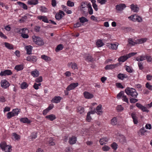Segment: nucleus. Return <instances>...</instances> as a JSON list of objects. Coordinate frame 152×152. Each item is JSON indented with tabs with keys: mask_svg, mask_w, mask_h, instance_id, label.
I'll list each match as a JSON object with an SVG mask.
<instances>
[{
	"mask_svg": "<svg viewBox=\"0 0 152 152\" xmlns=\"http://www.w3.org/2000/svg\"><path fill=\"white\" fill-rule=\"evenodd\" d=\"M38 3V0H30L28 1V4L30 5H36Z\"/></svg>",
	"mask_w": 152,
	"mask_h": 152,
	"instance_id": "nucleus-23",
	"label": "nucleus"
},
{
	"mask_svg": "<svg viewBox=\"0 0 152 152\" xmlns=\"http://www.w3.org/2000/svg\"><path fill=\"white\" fill-rule=\"evenodd\" d=\"M4 45L5 47L9 49H13L14 46L13 45L8 42H5Z\"/></svg>",
	"mask_w": 152,
	"mask_h": 152,
	"instance_id": "nucleus-27",
	"label": "nucleus"
},
{
	"mask_svg": "<svg viewBox=\"0 0 152 152\" xmlns=\"http://www.w3.org/2000/svg\"><path fill=\"white\" fill-rule=\"evenodd\" d=\"M32 38L33 42L36 45L40 46L44 45V42L41 37L33 36L32 37Z\"/></svg>",
	"mask_w": 152,
	"mask_h": 152,
	"instance_id": "nucleus-1",
	"label": "nucleus"
},
{
	"mask_svg": "<svg viewBox=\"0 0 152 152\" xmlns=\"http://www.w3.org/2000/svg\"><path fill=\"white\" fill-rule=\"evenodd\" d=\"M45 118L51 121H53L56 119V117L55 115L51 114L46 116Z\"/></svg>",
	"mask_w": 152,
	"mask_h": 152,
	"instance_id": "nucleus-17",
	"label": "nucleus"
},
{
	"mask_svg": "<svg viewBox=\"0 0 152 152\" xmlns=\"http://www.w3.org/2000/svg\"><path fill=\"white\" fill-rule=\"evenodd\" d=\"M28 85L26 82H24L22 83L20 85L21 88L22 89H25L28 87Z\"/></svg>",
	"mask_w": 152,
	"mask_h": 152,
	"instance_id": "nucleus-34",
	"label": "nucleus"
},
{
	"mask_svg": "<svg viewBox=\"0 0 152 152\" xmlns=\"http://www.w3.org/2000/svg\"><path fill=\"white\" fill-rule=\"evenodd\" d=\"M14 116L15 115L12 112H9L7 114V117L8 119H10Z\"/></svg>",
	"mask_w": 152,
	"mask_h": 152,
	"instance_id": "nucleus-41",
	"label": "nucleus"
},
{
	"mask_svg": "<svg viewBox=\"0 0 152 152\" xmlns=\"http://www.w3.org/2000/svg\"><path fill=\"white\" fill-rule=\"evenodd\" d=\"M37 133H32L30 136L31 139L33 140L34 139H35L37 137Z\"/></svg>",
	"mask_w": 152,
	"mask_h": 152,
	"instance_id": "nucleus-50",
	"label": "nucleus"
},
{
	"mask_svg": "<svg viewBox=\"0 0 152 152\" xmlns=\"http://www.w3.org/2000/svg\"><path fill=\"white\" fill-rule=\"evenodd\" d=\"M136 106L143 112H145L147 113H148L149 112V110L147 109L146 107L143 106L139 103H137L136 104Z\"/></svg>",
	"mask_w": 152,
	"mask_h": 152,
	"instance_id": "nucleus-3",
	"label": "nucleus"
},
{
	"mask_svg": "<svg viewBox=\"0 0 152 152\" xmlns=\"http://www.w3.org/2000/svg\"><path fill=\"white\" fill-rule=\"evenodd\" d=\"M20 121L21 122L24 123H27V124H29L31 123L30 121L26 118H22L20 119Z\"/></svg>",
	"mask_w": 152,
	"mask_h": 152,
	"instance_id": "nucleus-24",
	"label": "nucleus"
},
{
	"mask_svg": "<svg viewBox=\"0 0 152 152\" xmlns=\"http://www.w3.org/2000/svg\"><path fill=\"white\" fill-rule=\"evenodd\" d=\"M17 3L19 5H20L23 9L25 10L27 9V6L25 4L23 3L20 1L18 2Z\"/></svg>",
	"mask_w": 152,
	"mask_h": 152,
	"instance_id": "nucleus-28",
	"label": "nucleus"
},
{
	"mask_svg": "<svg viewBox=\"0 0 152 152\" xmlns=\"http://www.w3.org/2000/svg\"><path fill=\"white\" fill-rule=\"evenodd\" d=\"M118 78L119 79L123 80L124 78H126L127 77V76L125 74L119 73L118 74Z\"/></svg>",
	"mask_w": 152,
	"mask_h": 152,
	"instance_id": "nucleus-22",
	"label": "nucleus"
},
{
	"mask_svg": "<svg viewBox=\"0 0 152 152\" xmlns=\"http://www.w3.org/2000/svg\"><path fill=\"white\" fill-rule=\"evenodd\" d=\"M40 11L42 12H48V9L45 7L41 6L40 7Z\"/></svg>",
	"mask_w": 152,
	"mask_h": 152,
	"instance_id": "nucleus-45",
	"label": "nucleus"
},
{
	"mask_svg": "<svg viewBox=\"0 0 152 152\" xmlns=\"http://www.w3.org/2000/svg\"><path fill=\"white\" fill-rule=\"evenodd\" d=\"M102 106L101 104H99L98 106H97L96 107L95 110L96 111H98L100 110L102 108Z\"/></svg>",
	"mask_w": 152,
	"mask_h": 152,
	"instance_id": "nucleus-59",
	"label": "nucleus"
},
{
	"mask_svg": "<svg viewBox=\"0 0 152 152\" xmlns=\"http://www.w3.org/2000/svg\"><path fill=\"white\" fill-rule=\"evenodd\" d=\"M26 48L27 51V53L28 54H31L32 47L30 45L27 46Z\"/></svg>",
	"mask_w": 152,
	"mask_h": 152,
	"instance_id": "nucleus-26",
	"label": "nucleus"
},
{
	"mask_svg": "<svg viewBox=\"0 0 152 152\" xmlns=\"http://www.w3.org/2000/svg\"><path fill=\"white\" fill-rule=\"evenodd\" d=\"M13 136L14 137V138L16 140H18L20 138V136L15 133L13 134Z\"/></svg>",
	"mask_w": 152,
	"mask_h": 152,
	"instance_id": "nucleus-43",
	"label": "nucleus"
},
{
	"mask_svg": "<svg viewBox=\"0 0 152 152\" xmlns=\"http://www.w3.org/2000/svg\"><path fill=\"white\" fill-rule=\"evenodd\" d=\"M96 1L95 0H93L91 1V2L93 4L92 5L96 11H97L98 10V7L97 5L95 3Z\"/></svg>",
	"mask_w": 152,
	"mask_h": 152,
	"instance_id": "nucleus-40",
	"label": "nucleus"
},
{
	"mask_svg": "<svg viewBox=\"0 0 152 152\" xmlns=\"http://www.w3.org/2000/svg\"><path fill=\"white\" fill-rule=\"evenodd\" d=\"M128 58V57H127L126 56L124 55V56L120 57L118 58V61L119 62H124L126 61Z\"/></svg>",
	"mask_w": 152,
	"mask_h": 152,
	"instance_id": "nucleus-20",
	"label": "nucleus"
},
{
	"mask_svg": "<svg viewBox=\"0 0 152 152\" xmlns=\"http://www.w3.org/2000/svg\"><path fill=\"white\" fill-rule=\"evenodd\" d=\"M108 140V139L107 137H105L101 139L100 140L99 142L101 145H103L104 144H106Z\"/></svg>",
	"mask_w": 152,
	"mask_h": 152,
	"instance_id": "nucleus-19",
	"label": "nucleus"
},
{
	"mask_svg": "<svg viewBox=\"0 0 152 152\" xmlns=\"http://www.w3.org/2000/svg\"><path fill=\"white\" fill-rule=\"evenodd\" d=\"M19 112V110L18 108L13 109L12 111V112L13 114H14V115L15 116L17 115H18Z\"/></svg>",
	"mask_w": 152,
	"mask_h": 152,
	"instance_id": "nucleus-44",
	"label": "nucleus"
},
{
	"mask_svg": "<svg viewBox=\"0 0 152 152\" xmlns=\"http://www.w3.org/2000/svg\"><path fill=\"white\" fill-rule=\"evenodd\" d=\"M145 87L150 91L152 90V86L150 84L148 83L145 84Z\"/></svg>",
	"mask_w": 152,
	"mask_h": 152,
	"instance_id": "nucleus-47",
	"label": "nucleus"
},
{
	"mask_svg": "<svg viewBox=\"0 0 152 152\" xmlns=\"http://www.w3.org/2000/svg\"><path fill=\"white\" fill-rule=\"evenodd\" d=\"M124 92L123 91H121L120 92L118 93L117 96V98L118 99H120L121 97L124 95Z\"/></svg>",
	"mask_w": 152,
	"mask_h": 152,
	"instance_id": "nucleus-51",
	"label": "nucleus"
},
{
	"mask_svg": "<svg viewBox=\"0 0 152 152\" xmlns=\"http://www.w3.org/2000/svg\"><path fill=\"white\" fill-rule=\"evenodd\" d=\"M67 5L70 7H72L74 5V3L70 0L67 1L66 3Z\"/></svg>",
	"mask_w": 152,
	"mask_h": 152,
	"instance_id": "nucleus-42",
	"label": "nucleus"
},
{
	"mask_svg": "<svg viewBox=\"0 0 152 152\" xmlns=\"http://www.w3.org/2000/svg\"><path fill=\"white\" fill-rule=\"evenodd\" d=\"M63 48V46L62 44H60L58 45L56 47L55 50L56 52H58L59 50H62Z\"/></svg>",
	"mask_w": 152,
	"mask_h": 152,
	"instance_id": "nucleus-37",
	"label": "nucleus"
},
{
	"mask_svg": "<svg viewBox=\"0 0 152 152\" xmlns=\"http://www.w3.org/2000/svg\"><path fill=\"white\" fill-rule=\"evenodd\" d=\"M80 21L82 23H83L85 22H87L88 21V20L84 17H82L79 18Z\"/></svg>",
	"mask_w": 152,
	"mask_h": 152,
	"instance_id": "nucleus-32",
	"label": "nucleus"
},
{
	"mask_svg": "<svg viewBox=\"0 0 152 152\" xmlns=\"http://www.w3.org/2000/svg\"><path fill=\"white\" fill-rule=\"evenodd\" d=\"M148 40L147 38H144L137 39L136 40L135 42H134V45L135 44H142L146 42Z\"/></svg>",
	"mask_w": 152,
	"mask_h": 152,
	"instance_id": "nucleus-6",
	"label": "nucleus"
},
{
	"mask_svg": "<svg viewBox=\"0 0 152 152\" xmlns=\"http://www.w3.org/2000/svg\"><path fill=\"white\" fill-rule=\"evenodd\" d=\"M87 3L86 2H85L82 3L81 5L80 10H85L86 7L87 8Z\"/></svg>",
	"mask_w": 152,
	"mask_h": 152,
	"instance_id": "nucleus-29",
	"label": "nucleus"
},
{
	"mask_svg": "<svg viewBox=\"0 0 152 152\" xmlns=\"http://www.w3.org/2000/svg\"><path fill=\"white\" fill-rule=\"evenodd\" d=\"M116 86L119 88H124L123 86L121 85V83H117L116 84Z\"/></svg>",
	"mask_w": 152,
	"mask_h": 152,
	"instance_id": "nucleus-61",
	"label": "nucleus"
},
{
	"mask_svg": "<svg viewBox=\"0 0 152 152\" xmlns=\"http://www.w3.org/2000/svg\"><path fill=\"white\" fill-rule=\"evenodd\" d=\"M132 89H133V88L127 87L125 89V91L127 95L133 97V91H132Z\"/></svg>",
	"mask_w": 152,
	"mask_h": 152,
	"instance_id": "nucleus-11",
	"label": "nucleus"
},
{
	"mask_svg": "<svg viewBox=\"0 0 152 152\" xmlns=\"http://www.w3.org/2000/svg\"><path fill=\"white\" fill-rule=\"evenodd\" d=\"M139 7L137 5H134V12H137L139 10Z\"/></svg>",
	"mask_w": 152,
	"mask_h": 152,
	"instance_id": "nucleus-49",
	"label": "nucleus"
},
{
	"mask_svg": "<svg viewBox=\"0 0 152 152\" xmlns=\"http://www.w3.org/2000/svg\"><path fill=\"white\" fill-rule=\"evenodd\" d=\"M78 85V83H72L70 84L66 88L67 91H69L71 90L74 89Z\"/></svg>",
	"mask_w": 152,
	"mask_h": 152,
	"instance_id": "nucleus-4",
	"label": "nucleus"
},
{
	"mask_svg": "<svg viewBox=\"0 0 152 152\" xmlns=\"http://www.w3.org/2000/svg\"><path fill=\"white\" fill-rule=\"evenodd\" d=\"M77 111L80 114H83L84 113V108L81 106H79L77 107Z\"/></svg>",
	"mask_w": 152,
	"mask_h": 152,
	"instance_id": "nucleus-25",
	"label": "nucleus"
},
{
	"mask_svg": "<svg viewBox=\"0 0 152 152\" xmlns=\"http://www.w3.org/2000/svg\"><path fill=\"white\" fill-rule=\"evenodd\" d=\"M0 147L5 152H10L12 150V147L10 145H7L5 142H2L0 143Z\"/></svg>",
	"mask_w": 152,
	"mask_h": 152,
	"instance_id": "nucleus-2",
	"label": "nucleus"
},
{
	"mask_svg": "<svg viewBox=\"0 0 152 152\" xmlns=\"http://www.w3.org/2000/svg\"><path fill=\"white\" fill-rule=\"evenodd\" d=\"M31 74L34 77H35L39 76V72L37 69H35L31 72Z\"/></svg>",
	"mask_w": 152,
	"mask_h": 152,
	"instance_id": "nucleus-16",
	"label": "nucleus"
},
{
	"mask_svg": "<svg viewBox=\"0 0 152 152\" xmlns=\"http://www.w3.org/2000/svg\"><path fill=\"white\" fill-rule=\"evenodd\" d=\"M92 118L90 116V113H88L86 120L88 122H90Z\"/></svg>",
	"mask_w": 152,
	"mask_h": 152,
	"instance_id": "nucleus-48",
	"label": "nucleus"
},
{
	"mask_svg": "<svg viewBox=\"0 0 152 152\" xmlns=\"http://www.w3.org/2000/svg\"><path fill=\"white\" fill-rule=\"evenodd\" d=\"M123 100L127 103H128V100L126 96L123 95Z\"/></svg>",
	"mask_w": 152,
	"mask_h": 152,
	"instance_id": "nucleus-62",
	"label": "nucleus"
},
{
	"mask_svg": "<svg viewBox=\"0 0 152 152\" xmlns=\"http://www.w3.org/2000/svg\"><path fill=\"white\" fill-rule=\"evenodd\" d=\"M110 148V147L107 145H105L102 148V150L104 151H108L109 150Z\"/></svg>",
	"mask_w": 152,
	"mask_h": 152,
	"instance_id": "nucleus-53",
	"label": "nucleus"
},
{
	"mask_svg": "<svg viewBox=\"0 0 152 152\" xmlns=\"http://www.w3.org/2000/svg\"><path fill=\"white\" fill-rule=\"evenodd\" d=\"M142 21V19L141 17L139 16L138 15H134V22L137 21L140 22Z\"/></svg>",
	"mask_w": 152,
	"mask_h": 152,
	"instance_id": "nucleus-15",
	"label": "nucleus"
},
{
	"mask_svg": "<svg viewBox=\"0 0 152 152\" xmlns=\"http://www.w3.org/2000/svg\"><path fill=\"white\" fill-rule=\"evenodd\" d=\"M110 48L112 49L116 50L117 48L118 45H116L115 44H109L108 45Z\"/></svg>",
	"mask_w": 152,
	"mask_h": 152,
	"instance_id": "nucleus-30",
	"label": "nucleus"
},
{
	"mask_svg": "<svg viewBox=\"0 0 152 152\" xmlns=\"http://www.w3.org/2000/svg\"><path fill=\"white\" fill-rule=\"evenodd\" d=\"M147 132V131L145 130L144 127H143L140 129L139 134L140 135H144L145 133Z\"/></svg>",
	"mask_w": 152,
	"mask_h": 152,
	"instance_id": "nucleus-33",
	"label": "nucleus"
},
{
	"mask_svg": "<svg viewBox=\"0 0 152 152\" xmlns=\"http://www.w3.org/2000/svg\"><path fill=\"white\" fill-rule=\"evenodd\" d=\"M12 74V72L10 70L6 69L4 71H1L0 73V75L1 76H4L6 75H10Z\"/></svg>",
	"mask_w": 152,
	"mask_h": 152,
	"instance_id": "nucleus-7",
	"label": "nucleus"
},
{
	"mask_svg": "<svg viewBox=\"0 0 152 152\" xmlns=\"http://www.w3.org/2000/svg\"><path fill=\"white\" fill-rule=\"evenodd\" d=\"M38 19L39 20H42V21L46 23H49L47 17L45 16H39L37 17Z\"/></svg>",
	"mask_w": 152,
	"mask_h": 152,
	"instance_id": "nucleus-13",
	"label": "nucleus"
},
{
	"mask_svg": "<svg viewBox=\"0 0 152 152\" xmlns=\"http://www.w3.org/2000/svg\"><path fill=\"white\" fill-rule=\"evenodd\" d=\"M1 86L4 88H6L10 86L9 82L6 80H3L1 81Z\"/></svg>",
	"mask_w": 152,
	"mask_h": 152,
	"instance_id": "nucleus-8",
	"label": "nucleus"
},
{
	"mask_svg": "<svg viewBox=\"0 0 152 152\" xmlns=\"http://www.w3.org/2000/svg\"><path fill=\"white\" fill-rule=\"evenodd\" d=\"M83 95L85 98L87 99H91L94 97V95L89 92L85 91L83 93Z\"/></svg>",
	"mask_w": 152,
	"mask_h": 152,
	"instance_id": "nucleus-10",
	"label": "nucleus"
},
{
	"mask_svg": "<svg viewBox=\"0 0 152 152\" xmlns=\"http://www.w3.org/2000/svg\"><path fill=\"white\" fill-rule=\"evenodd\" d=\"M126 71L129 72H132V70L129 66H126Z\"/></svg>",
	"mask_w": 152,
	"mask_h": 152,
	"instance_id": "nucleus-58",
	"label": "nucleus"
},
{
	"mask_svg": "<svg viewBox=\"0 0 152 152\" xmlns=\"http://www.w3.org/2000/svg\"><path fill=\"white\" fill-rule=\"evenodd\" d=\"M6 101L5 98L3 96H0V102H4Z\"/></svg>",
	"mask_w": 152,
	"mask_h": 152,
	"instance_id": "nucleus-55",
	"label": "nucleus"
},
{
	"mask_svg": "<svg viewBox=\"0 0 152 152\" xmlns=\"http://www.w3.org/2000/svg\"><path fill=\"white\" fill-rule=\"evenodd\" d=\"M117 110L119 111H122L123 110L124 108L121 105H118L117 107Z\"/></svg>",
	"mask_w": 152,
	"mask_h": 152,
	"instance_id": "nucleus-64",
	"label": "nucleus"
},
{
	"mask_svg": "<svg viewBox=\"0 0 152 152\" xmlns=\"http://www.w3.org/2000/svg\"><path fill=\"white\" fill-rule=\"evenodd\" d=\"M145 56H142L136 57V59L137 61H141L146 59Z\"/></svg>",
	"mask_w": 152,
	"mask_h": 152,
	"instance_id": "nucleus-31",
	"label": "nucleus"
},
{
	"mask_svg": "<svg viewBox=\"0 0 152 152\" xmlns=\"http://www.w3.org/2000/svg\"><path fill=\"white\" fill-rule=\"evenodd\" d=\"M111 124L112 125H114L117 124V119L116 117L113 118L111 120Z\"/></svg>",
	"mask_w": 152,
	"mask_h": 152,
	"instance_id": "nucleus-39",
	"label": "nucleus"
},
{
	"mask_svg": "<svg viewBox=\"0 0 152 152\" xmlns=\"http://www.w3.org/2000/svg\"><path fill=\"white\" fill-rule=\"evenodd\" d=\"M72 68L73 69H77V64L75 63H74L72 64Z\"/></svg>",
	"mask_w": 152,
	"mask_h": 152,
	"instance_id": "nucleus-57",
	"label": "nucleus"
},
{
	"mask_svg": "<svg viewBox=\"0 0 152 152\" xmlns=\"http://www.w3.org/2000/svg\"><path fill=\"white\" fill-rule=\"evenodd\" d=\"M63 16L61 14L59 13H57L55 15V18L57 20H60L62 18Z\"/></svg>",
	"mask_w": 152,
	"mask_h": 152,
	"instance_id": "nucleus-36",
	"label": "nucleus"
},
{
	"mask_svg": "<svg viewBox=\"0 0 152 152\" xmlns=\"http://www.w3.org/2000/svg\"><path fill=\"white\" fill-rule=\"evenodd\" d=\"M41 58L46 62L50 61H51V59L50 57L45 55H42Z\"/></svg>",
	"mask_w": 152,
	"mask_h": 152,
	"instance_id": "nucleus-21",
	"label": "nucleus"
},
{
	"mask_svg": "<svg viewBox=\"0 0 152 152\" xmlns=\"http://www.w3.org/2000/svg\"><path fill=\"white\" fill-rule=\"evenodd\" d=\"M119 65V63H118L115 64H111L106 65L104 69H112L114 68L117 67Z\"/></svg>",
	"mask_w": 152,
	"mask_h": 152,
	"instance_id": "nucleus-9",
	"label": "nucleus"
},
{
	"mask_svg": "<svg viewBox=\"0 0 152 152\" xmlns=\"http://www.w3.org/2000/svg\"><path fill=\"white\" fill-rule=\"evenodd\" d=\"M145 127L147 129H150L151 128V126L150 124H147L145 125Z\"/></svg>",
	"mask_w": 152,
	"mask_h": 152,
	"instance_id": "nucleus-63",
	"label": "nucleus"
},
{
	"mask_svg": "<svg viewBox=\"0 0 152 152\" xmlns=\"http://www.w3.org/2000/svg\"><path fill=\"white\" fill-rule=\"evenodd\" d=\"M35 81L37 83H40L42 81V77L41 76L39 77H38L36 79Z\"/></svg>",
	"mask_w": 152,
	"mask_h": 152,
	"instance_id": "nucleus-46",
	"label": "nucleus"
},
{
	"mask_svg": "<svg viewBox=\"0 0 152 152\" xmlns=\"http://www.w3.org/2000/svg\"><path fill=\"white\" fill-rule=\"evenodd\" d=\"M61 99V98L60 96H55L52 99L51 102L53 103H58L60 102Z\"/></svg>",
	"mask_w": 152,
	"mask_h": 152,
	"instance_id": "nucleus-14",
	"label": "nucleus"
},
{
	"mask_svg": "<svg viewBox=\"0 0 152 152\" xmlns=\"http://www.w3.org/2000/svg\"><path fill=\"white\" fill-rule=\"evenodd\" d=\"M51 4L53 7H55L56 4V0H52Z\"/></svg>",
	"mask_w": 152,
	"mask_h": 152,
	"instance_id": "nucleus-60",
	"label": "nucleus"
},
{
	"mask_svg": "<svg viewBox=\"0 0 152 152\" xmlns=\"http://www.w3.org/2000/svg\"><path fill=\"white\" fill-rule=\"evenodd\" d=\"M31 62L34 63L36 62L37 60V57L35 56H31Z\"/></svg>",
	"mask_w": 152,
	"mask_h": 152,
	"instance_id": "nucleus-56",
	"label": "nucleus"
},
{
	"mask_svg": "<svg viewBox=\"0 0 152 152\" xmlns=\"http://www.w3.org/2000/svg\"><path fill=\"white\" fill-rule=\"evenodd\" d=\"M111 147L113 149L116 150L117 148V145L115 142H114L111 145Z\"/></svg>",
	"mask_w": 152,
	"mask_h": 152,
	"instance_id": "nucleus-52",
	"label": "nucleus"
},
{
	"mask_svg": "<svg viewBox=\"0 0 152 152\" xmlns=\"http://www.w3.org/2000/svg\"><path fill=\"white\" fill-rule=\"evenodd\" d=\"M23 68V66L21 65H16L15 67V69L17 71L22 70Z\"/></svg>",
	"mask_w": 152,
	"mask_h": 152,
	"instance_id": "nucleus-35",
	"label": "nucleus"
},
{
	"mask_svg": "<svg viewBox=\"0 0 152 152\" xmlns=\"http://www.w3.org/2000/svg\"><path fill=\"white\" fill-rule=\"evenodd\" d=\"M126 7V5L124 4H120L115 6L116 10L119 11L123 10Z\"/></svg>",
	"mask_w": 152,
	"mask_h": 152,
	"instance_id": "nucleus-5",
	"label": "nucleus"
},
{
	"mask_svg": "<svg viewBox=\"0 0 152 152\" xmlns=\"http://www.w3.org/2000/svg\"><path fill=\"white\" fill-rule=\"evenodd\" d=\"M96 44L98 47H101L104 45V43L101 40H98L96 42Z\"/></svg>",
	"mask_w": 152,
	"mask_h": 152,
	"instance_id": "nucleus-38",
	"label": "nucleus"
},
{
	"mask_svg": "<svg viewBox=\"0 0 152 152\" xmlns=\"http://www.w3.org/2000/svg\"><path fill=\"white\" fill-rule=\"evenodd\" d=\"M40 28V27L39 26H36L34 28V31L37 32H39Z\"/></svg>",
	"mask_w": 152,
	"mask_h": 152,
	"instance_id": "nucleus-54",
	"label": "nucleus"
},
{
	"mask_svg": "<svg viewBox=\"0 0 152 152\" xmlns=\"http://www.w3.org/2000/svg\"><path fill=\"white\" fill-rule=\"evenodd\" d=\"M76 138L74 136H73L69 138V142L70 144L72 145L76 143Z\"/></svg>",
	"mask_w": 152,
	"mask_h": 152,
	"instance_id": "nucleus-18",
	"label": "nucleus"
},
{
	"mask_svg": "<svg viewBox=\"0 0 152 152\" xmlns=\"http://www.w3.org/2000/svg\"><path fill=\"white\" fill-rule=\"evenodd\" d=\"M22 32L23 33L21 34V36L23 38H28L29 36L28 34H26L24 33H26V31H28V29L27 28H23L21 29Z\"/></svg>",
	"mask_w": 152,
	"mask_h": 152,
	"instance_id": "nucleus-12",
	"label": "nucleus"
}]
</instances>
